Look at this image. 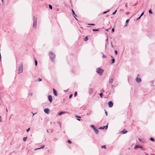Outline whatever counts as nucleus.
<instances>
[{"label": "nucleus", "instance_id": "nucleus-1", "mask_svg": "<svg viewBox=\"0 0 155 155\" xmlns=\"http://www.w3.org/2000/svg\"><path fill=\"white\" fill-rule=\"evenodd\" d=\"M50 58L52 61H53V59L55 57V55L52 51H50L49 53Z\"/></svg>", "mask_w": 155, "mask_h": 155}, {"label": "nucleus", "instance_id": "nucleus-2", "mask_svg": "<svg viewBox=\"0 0 155 155\" xmlns=\"http://www.w3.org/2000/svg\"><path fill=\"white\" fill-rule=\"evenodd\" d=\"M23 64L22 63H21L18 68V74H19L23 72Z\"/></svg>", "mask_w": 155, "mask_h": 155}, {"label": "nucleus", "instance_id": "nucleus-3", "mask_svg": "<svg viewBox=\"0 0 155 155\" xmlns=\"http://www.w3.org/2000/svg\"><path fill=\"white\" fill-rule=\"evenodd\" d=\"M103 71V70L99 68H98L96 69L97 72L101 75L102 74Z\"/></svg>", "mask_w": 155, "mask_h": 155}, {"label": "nucleus", "instance_id": "nucleus-4", "mask_svg": "<svg viewBox=\"0 0 155 155\" xmlns=\"http://www.w3.org/2000/svg\"><path fill=\"white\" fill-rule=\"evenodd\" d=\"M37 18H35L34 16H33V28H36V24H37Z\"/></svg>", "mask_w": 155, "mask_h": 155}, {"label": "nucleus", "instance_id": "nucleus-5", "mask_svg": "<svg viewBox=\"0 0 155 155\" xmlns=\"http://www.w3.org/2000/svg\"><path fill=\"white\" fill-rule=\"evenodd\" d=\"M91 127L94 129L95 132L97 134H99L98 130L96 128L95 126L94 125H91Z\"/></svg>", "mask_w": 155, "mask_h": 155}, {"label": "nucleus", "instance_id": "nucleus-6", "mask_svg": "<svg viewBox=\"0 0 155 155\" xmlns=\"http://www.w3.org/2000/svg\"><path fill=\"white\" fill-rule=\"evenodd\" d=\"M139 76V74H138L137 77L136 78V81L138 83H140L141 81V78H138V77Z\"/></svg>", "mask_w": 155, "mask_h": 155}, {"label": "nucleus", "instance_id": "nucleus-7", "mask_svg": "<svg viewBox=\"0 0 155 155\" xmlns=\"http://www.w3.org/2000/svg\"><path fill=\"white\" fill-rule=\"evenodd\" d=\"M108 104L109 107H111L113 105V102L111 101H110L108 103Z\"/></svg>", "mask_w": 155, "mask_h": 155}, {"label": "nucleus", "instance_id": "nucleus-8", "mask_svg": "<svg viewBox=\"0 0 155 155\" xmlns=\"http://www.w3.org/2000/svg\"><path fill=\"white\" fill-rule=\"evenodd\" d=\"M48 100L50 103H51L52 100V98L51 95H49L48 96Z\"/></svg>", "mask_w": 155, "mask_h": 155}, {"label": "nucleus", "instance_id": "nucleus-9", "mask_svg": "<svg viewBox=\"0 0 155 155\" xmlns=\"http://www.w3.org/2000/svg\"><path fill=\"white\" fill-rule=\"evenodd\" d=\"M44 111L45 113L47 114H49V110L48 108H45L44 109Z\"/></svg>", "mask_w": 155, "mask_h": 155}, {"label": "nucleus", "instance_id": "nucleus-10", "mask_svg": "<svg viewBox=\"0 0 155 155\" xmlns=\"http://www.w3.org/2000/svg\"><path fill=\"white\" fill-rule=\"evenodd\" d=\"M120 132L123 134H125L127 132V131L124 129L121 131Z\"/></svg>", "mask_w": 155, "mask_h": 155}, {"label": "nucleus", "instance_id": "nucleus-11", "mask_svg": "<svg viewBox=\"0 0 155 155\" xmlns=\"http://www.w3.org/2000/svg\"><path fill=\"white\" fill-rule=\"evenodd\" d=\"M53 94H54L56 96H57V94L56 91L53 88Z\"/></svg>", "mask_w": 155, "mask_h": 155}, {"label": "nucleus", "instance_id": "nucleus-12", "mask_svg": "<svg viewBox=\"0 0 155 155\" xmlns=\"http://www.w3.org/2000/svg\"><path fill=\"white\" fill-rule=\"evenodd\" d=\"M92 111L91 110H89L87 111V114L88 115H90L91 114Z\"/></svg>", "mask_w": 155, "mask_h": 155}, {"label": "nucleus", "instance_id": "nucleus-13", "mask_svg": "<svg viewBox=\"0 0 155 155\" xmlns=\"http://www.w3.org/2000/svg\"><path fill=\"white\" fill-rule=\"evenodd\" d=\"M66 113L65 112L62 111L58 113V114L60 115H61L63 114H64Z\"/></svg>", "mask_w": 155, "mask_h": 155}, {"label": "nucleus", "instance_id": "nucleus-14", "mask_svg": "<svg viewBox=\"0 0 155 155\" xmlns=\"http://www.w3.org/2000/svg\"><path fill=\"white\" fill-rule=\"evenodd\" d=\"M72 13H73V15L74 18L77 19L75 17V16H76V15H75V14L74 12V10L73 9H72Z\"/></svg>", "mask_w": 155, "mask_h": 155}, {"label": "nucleus", "instance_id": "nucleus-15", "mask_svg": "<svg viewBox=\"0 0 155 155\" xmlns=\"http://www.w3.org/2000/svg\"><path fill=\"white\" fill-rule=\"evenodd\" d=\"M45 146V145H43L40 148H36L35 149V150H39V149H41L43 148Z\"/></svg>", "mask_w": 155, "mask_h": 155}, {"label": "nucleus", "instance_id": "nucleus-16", "mask_svg": "<svg viewBox=\"0 0 155 155\" xmlns=\"http://www.w3.org/2000/svg\"><path fill=\"white\" fill-rule=\"evenodd\" d=\"M113 80H114V79L113 78H111L109 80V83H112L113 81Z\"/></svg>", "mask_w": 155, "mask_h": 155}, {"label": "nucleus", "instance_id": "nucleus-17", "mask_svg": "<svg viewBox=\"0 0 155 155\" xmlns=\"http://www.w3.org/2000/svg\"><path fill=\"white\" fill-rule=\"evenodd\" d=\"M140 145H136V146H135L134 149H136V148H140Z\"/></svg>", "mask_w": 155, "mask_h": 155}, {"label": "nucleus", "instance_id": "nucleus-18", "mask_svg": "<svg viewBox=\"0 0 155 155\" xmlns=\"http://www.w3.org/2000/svg\"><path fill=\"white\" fill-rule=\"evenodd\" d=\"M115 60L114 58H113L111 60V64H114L115 62Z\"/></svg>", "mask_w": 155, "mask_h": 155}, {"label": "nucleus", "instance_id": "nucleus-19", "mask_svg": "<svg viewBox=\"0 0 155 155\" xmlns=\"http://www.w3.org/2000/svg\"><path fill=\"white\" fill-rule=\"evenodd\" d=\"M129 19H127L126 21V22H125V25L124 26H127L128 23L129 22Z\"/></svg>", "mask_w": 155, "mask_h": 155}, {"label": "nucleus", "instance_id": "nucleus-20", "mask_svg": "<svg viewBox=\"0 0 155 155\" xmlns=\"http://www.w3.org/2000/svg\"><path fill=\"white\" fill-rule=\"evenodd\" d=\"M84 40V41H87L88 40V38L87 36H86L85 37Z\"/></svg>", "mask_w": 155, "mask_h": 155}, {"label": "nucleus", "instance_id": "nucleus-21", "mask_svg": "<svg viewBox=\"0 0 155 155\" xmlns=\"http://www.w3.org/2000/svg\"><path fill=\"white\" fill-rule=\"evenodd\" d=\"M90 92L91 93L93 92V89L92 88H90Z\"/></svg>", "mask_w": 155, "mask_h": 155}, {"label": "nucleus", "instance_id": "nucleus-22", "mask_svg": "<svg viewBox=\"0 0 155 155\" xmlns=\"http://www.w3.org/2000/svg\"><path fill=\"white\" fill-rule=\"evenodd\" d=\"M102 57L103 58H106L107 57L106 56V55H105L103 53H102Z\"/></svg>", "mask_w": 155, "mask_h": 155}, {"label": "nucleus", "instance_id": "nucleus-23", "mask_svg": "<svg viewBox=\"0 0 155 155\" xmlns=\"http://www.w3.org/2000/svg\"><path fill=\"white\" fill-rule=\"evenodd\" d=\"M49 8L51 9H52V6L51 5H49Z\"/></svg>", "mask_w": 155, "mask_h": 155}, {"label": "nucleus", "instance_id": "nucleus-24", "mask_svg": "<svg viewBox=\"0 0 155 155\" xmlns=\"http://www.w3.org/2000/svg\"><path fill=\"white\" fill-rule=\"evenodd\" d=\"M35 64L36 66H37V65L38 64V62L36 60H35Z\"/></svg>", "mask_w": 155, "mask_h": 155}, {"label": "nucleus", "instance_id": "nucleus-25", "mask_svg": "<svg viewBox=\"0 0 155 155\" xmlns=\"http://www.w3.org/2000/svg\"><path fill=\"white\" fill-rule=\"evenodd\" d=\"M42 81V79H41L40 78H38L36 80L37 81Z\"/></svg>", "mask_w": 155, "mask_h": 155}, {"label": "nucleus", "instance_id": "nucleus-26", "mask_svg": "<svg viewBox=\"0 0 155 155\" xmlns=\"http://www.w3.org/2000/svg\"><path fill=\"white\" fill-rule=\"evenodd\" d=\"M103 94L102 93H101L99 95L100 96V97L101 98H102V95H103Z\"/></svg>", "mask_w": 155, "mask_h": 155}, {"label": "nucleus", "instance_id": "nucleus-27", "mask_svg": "<svg viewBox=\"0 0 155 155\" xmlns=\"http://www.w3.org/2000/svg\"><path fill=\"white\" fill-rule=\"evenodd\" d=\"M92 31H99V30L98 29H93Z\"/></svg>", "mask_w": 155, "mask_h": 155}, {"label": "nucleus", "instance_id": "nucleus-28", "mask_svg": "<svg viewBox=\"0 0 155 155\" xmlns=\"http://www.w3.org/2000/svg\"><path fill=\"white\" fill-rule=\"evenodd\" d=\"M108 38H107H107L106 39V44H105V45L106 46V45H107V44H108Z\"/></svg>", "mask_w": 155, "mask_h": 155}, {"label": "nucleus", "instance_id": "nucleus-29", "mask_svg": "<svg viewBox=\"0 0 155 155\" xmlns=\"http://www.w3.org/2000/svg\"><path fill=\"white\" fill-rule=\"evenodd\" d=\"M104 129V126L103 127H100L99 128V129Z\"/></svg>", "mask_w": 155, "mask_h": 155}, {"label": "nucleus", "instance_id": "nucleus-30", "mask_svg": "<svg viewBox=\"0 0 155 155\" xmlns=\"http://www.w3.org/2000/svg\"><path fill=\"white\" fill-rule=\"evenodd\" d=\"M27 137H24L23 138V140L24 141H25L26 140V139H27Z\"/></svg>", "mask_w": 155, "mask_h": 155}, {"label": "nucleus", "instance_id": "nucleus-31", "mask_svg": "<svg viewBox=\"0 0 155 155\" xmlns=\"http://www.w3.org/2000/svg\"><path fill=\"white\" fill-rule=\"evenodd\" d=\"M150 140L151 141H154V139H153V137H151L150 138Z\"/></svg>", "mask_w": 155, "mask_h": 155}, {"label": "nucleus", "instance_id": "nucleus-32", "mask_svg": "<svg viewBox=\"0 0 155 155\" xmlns=\"http://www.w3.org/2000/svg\"><path fill=\"white\" fill-rule=\"evenodd\" d=\"M101 148H104L105 149H106V146L105 145H103V146H102L101 147Z\"/></svg>", "mask_w": 155, "mask_h": 155}, {"label": "nucleus", "instance_id": "nucleus-33", "mask_svg": "<svg viewBox=\"0 0 155 155\" xmlns=\"http://www.w3.org/2000/svg\"><path fill=\"white\" fill-rule=\"evenodd\" d=\"M33 95V93H31L29 92L28 93V95H30V96H32Z\"/></svg>", "mask_w": 155, "mask_h": 155}, {"label": "nucleus", "instance_id": "nucleus-34", "mask_svg": "<svg viewBox=\"0 0 155 155\" xmlns=\"http://www.w3.org/2000/svg\"><path fill=\"white\" fill-rule=\"evenodd\" d=\"M140 148H141L143 150H145V149L143 148V147L141 146H140Z\"/></svg>", "mask_w": 155, "mask_h": 155}, {"label": "nucleus", "instance_id": "nucleus-35", "mask_svg": "<svg viewBox=\"0 0 155 155\" xmlns=\"http://www.w3.org/2000/svg\"><path fill=\"white\" fill-rule=\"evenodd\" d=\"M149 12L150 14H152V11H151V10H150L149 11Z\"/></svg>", "mask_w": 155, "mask_h": 155}, {"label": "nucleus", "instance_id": "nucleus-36", "mask_svg": "<svg viewBox=\"0 0 155 155\" xmlns=\"http://www.w3.org/2000/svg\"><path fill=\"white\" fill-rule=\"evenodd\" d=\"M75 117H76L78 118H81V116H78L77 115H75Z\"/></svg>", "mask_w": 155, "mask_h": 155}, {"label": "nucleus", "instance_id": "nucleus-37", "mask_svg": "<svg viewBox=\"0 0 155 155\" xmlns=\"http://www.w3.org/2000/svg\"><path fill=\"white\" fill-rule=\"evenodd\" d=\"M104 128H105V129L106 130L108 127V124L106 126H104Z\"/></svg>", "mask_w": 155, "mask_h": 155}, {"label": "nucleus", "instance_id": "nucleus-38", "mask_svg": "<svg viewBox=\"0 0 155 155\" xmlns=\"http://www.w3.org/2000/svg\"><path fill=\"white\" fill-rule=\"evenodd\" d=\"M109 11V10H108V11H107L104 12H103V14H106Z\"/></svg>", "mask_w": 155, "mask_h": 155}, {"label": "nucleus", "instance_id": "nucleus-39", "mask_svg": "<svg viewBox=\"0 0 155 155\" xmlns=\"http://www.w3.org/2000/svg\"><path fill=\"white\" fill-rule=\"evenodd\" d=\"M73 96L72 94H71L69 96V98H71Z\"/></svg>", "mask_w": 155, "mask_h": 155}, {"label": "nucleus", "instance_id": "nucleus-40", "mask_svg": "<svg viewBox=\"0 0 155 155\" xmlns=\"http://www.w3.org/2000/svg\"><path fill=\"white\" fill-rule=\"evenodd\" d=\"M117 11V10H116L113 13H112V14L113 15H114L116 12Z\"/></svg>", "mask_w": 155, "mask_h": 155}, {"label": "nucleus", "instance_id": "nucleus-41", "mask_svg": "<svg viewBox=\"0 0 155 155\" xmlns=\"http://www.w3.org/2000/svg\"><path fill=\"white\" fill-rule=\"evenodd\" d=\"M144 12H143L140 15V16L141 17L143 16L144 14Z\"/></svg>", "mask_w": 155, "mask_h": 155}, {"label": "nucleus", "instance_id": "nucleus-42", "mask_svg": "<svg viewBox=\"0 0 155 155\" xmlns=\"http://www.w3.org/2000/svg\"><path fill=\"white\" fill-rule=\"evenodd\" d=\"M67 142L69 143H71V140H68Z\"/></svg>", "mask_w": 155, "mask_h": 155}, {"label": "nucleus", "instance_id": "nucleus-43", "mask_svg": "<svg viewBox=\"0 0 155 155\" xmlns=\"http://www.w3.org/2000/svg\"><path fill=\"white\" fill-rule=\"evenodd\" d=\"M77 92L76 91L74 93V96H76L77 95Z\"/></svg>", "mask_w": 155, "mask_h": 155}, {"label": "nucleus", "instance_id": "nucleus-44", "mask_svg": "<svg viewBox=\"0 0 155 155\" xmlns=\"http://www.w3.org/2000/svg\"><path fill=\"white\" fill-rule=\"evenodd\" d=\"M115 54L116 55H117V51H115Z\"/></svg>", "mask_w": 155, "mask_h": 155}, {"label": "nucleus", "instance_id": "nucleus-45", "mask_svg": "<svg viewBox=\"0 0 155 155\" xmlns=\"http://www.w3.org/2000/svg\"><path fill=\"white\" fill-rule=\"evenodd\" d=\"M112 32H114V28H112L111 30Z\"/></svg>", "mask_w": 155, "mask_h": 155}, {"label": "nucleus", "instance_id": "nucleus-46", "mask_svg": "<svg viewBox=\"0 0 155 155\" xmlns=\"http://www.w3.org/2000/svg\"><path fill=\"white\" fill-rule=\"evenodd\" d=\"M30 130V128H28V129L26 130V131L27 132H28L29 130Z\"/></svg>", "mask_w": 155, "mask_h": 155}, {"label": "nucleus", "instance_id": "nucleus-47", "mask_svg": "<svg viewBox=\"0 0 155 155\" xmlns=\"http://www.w3.org/2000/svg\"><path fill=\"white\" fill-rule=\"evenodd\" d=\"M88 25H92V26L95 25V24H88Z\"/></svg>", "mask_w": 155, "mask_h": 155}, {"label": "nucleus", "instance_id": "nucleus-48", "mask_svg": "<svg viewBox=\"0 0 155 155\" xmlns=\"http://www.w3.org/2000/svg\"><path fill=\"white\" fill-rule=\"evenodd\" d=\"M105 113L106 114V115L107 116V112L105 110Z\"/></svg>", "mask_w": 155, "mask_h": 155}, {"label": "nucleus", "instance_id": "nucleus-49", "mask_svg": "<svg viewBox=\"0 0 155 155\" xmlns=\"http://www.w3.org/2000/svg\"><path fill=\"white\" fill-rule=\"evenodd\" d=\"M141 18V17L140 16L136 20H139Z\"/></svg>", "mask_w": 155, "mask_h": 155}, {"label": "nucleus", "instance_id": "nucleus-50", "mask_svg": "<svg viewBox=\"0 0 155 155\" xmlns=\"http://www.w3.org/2000/svg\"><path fill=\"white\" fill-rule=\"evenodd\" d=\"M112 42H111V46L113 48V45H112Z\"/></svg>", "mask_w": 155, "mask_h": 155}, {"label": "nucleus", "instance_id": "nucleus-51", "mask_svg": "<svg viewBox=\"0 0 155 155\" xmlns=\"http://www.w3.org/2000/svg\"><path fill=\"white\" fill-rule=\"evenodd\" d=\"M138 140H139L140 141V142H141V139H140V138H138Z\"/></svg>", "mask_w": 155, "mask_h": 155}, {"label": "nucleus", "instance_id": "nucleus-52", "mask_svg": "<svg viewBox=\"0 0 155 155\" xmlns=\"http://www.w3.org/2000/svg\"><path fill=\"white\" fill-rule=\"evenodd\" d=\"M125 7H127V4H126L125 5Z\"/></svg>", "mask_w": 155, "mask_h": 155}, {"label": "nucleus", "instance_id": "nucleus-53", "mask_svg": "<svg viewBox=\"0 0 155 155\" xmlns=\"http://www.w3.org/2000/svg\"><path fill=\"white\" fill-rule=\"evenodd\" d=\"M77 120H78V121H80V119L79 118L77 119Z\"/></svg>", "mask_w": 155, "mask_h": 155}, {"label": "nucleus", "instance_id": "nucleus-54", "mask_svg": "<svg viewBox=\"0 0 155 155\" xmlns=\"http://www.w3.org/2000/svg\"><path fill=\"white\" fill-rule=\"evenodd\" d=\"M36 114V113H35L33 114V116L35 114Z\"/></svg>", "mask_w": 155, "mask_h": 155}, {"label": "nucleus", "instance_id": "nucleus-55", "mask_svg": "<svg viewBox=\"0 0 155 155\" xmlns=\"http://www.w3.org/2000/svg\"><path fill=\"white\" fill-rule=\"evenodd\" d=\"M129 13V12H127V14H128Z\"/></svg>", "mask_w": 155, "mask_h": 155}, {"label": "nucleus", "instance_id": "nucleus-56", "mask_svg": "<svg viewBox=\"0 0 155 155\" xmlns=\"http://www.w3.org/2000/svg\"><path fill=\"white\" fill-rule=\"evenodd\" d=\"M6 111H7H7H8V110H7V108L6 109Z\"/></svg>", "mask_w": 155, "mask_h": 155}, {"label": "nucleus", "instance_id": "nucleus-57", "mask_svg": "<svg viewBox=\"0 0 155 155\" xmlns=\"http://www.w3.org/2000/svg\"><path fill=\"white\" fill-rule=\"evenodd\" d=\"M2 2H3V0H2Z\"/></svg>", "mask_w": 155, "mask_h": 155}, {"label": "nucleus", "instance_id": "nucleus-58", "mask_svg": "<svg viewBox=\"0 0 155 155\" xmlns=\"http://www.w3.org/2000/svg\"><path fill=\"white\" fill-rule=\"evenodd\" d=\"M105 30H106V31H107L108 30V29H106Z\"/></svg>", "mask_w": 155, "mask_h": 155}, {"label": "nucleus", "instance_id": "nucleus-59", "mask_svg": "<svg viewBox=\"0 0 155 155\" xmlns=\"http://www.w3.org/2000/svg\"><path fill=\"white\" fill-rule=\"evenodd\" d=\"M47 132L48 133V130H47Z\"/></svg>", "mask_w": 155, "mask_h": 155}, {"label": "nucleus", "instance_id": "nucleus-60", "mask_svg": "<svg viewBox=\"0 0 155 155\" xmlns=\"http://www.w3.org/2000/svg\"><path fill=\"white\" fill-rule=\"evenodd\" d=\"M0 122H2V120H1L0 119Z\"/></svg>", "mask_w": 155, "mask_h": 155}, {"label": "nucleus", "instance_id": "nucleus-61", "mask_svg": "<svg viewBox=\"0 0 155 155\" xmlns=\"http://www.w3.org/2000/svg\"><path fill=\"white\" fill-rule=\"evenodd\" d=\"M111 58H113L112 56H111Z\"/></svg>", "mask_w": 155, "mask_h": 155}, {"label": "nucleus", "instance_id": "nucleus-62", "mask_svg": "<svg viewBox=\"0 0 155 155\" xmlns=\"http://www.w3.org/2000/svg\"><path fill=\"white\" fill-rule=\"evenodd\" d=\"M1 116H0V118H1Z\"/></svg>", "mask_w": 155, "mask_h": 155}]
</instances>
